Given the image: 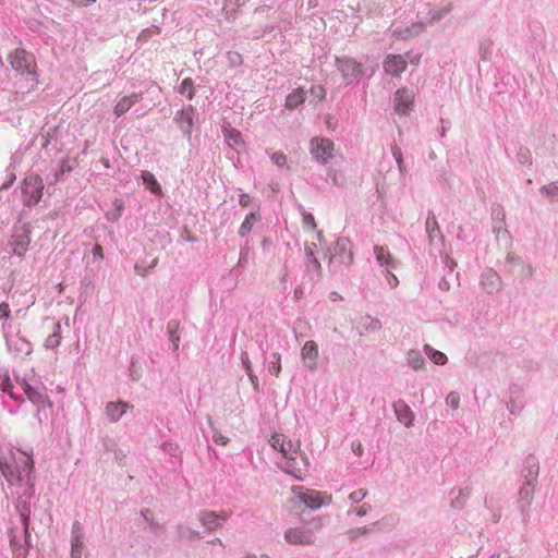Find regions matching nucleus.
Here are the masks:
<instances>
[{
    "instance_id": "f257e3e1",
    "label": "nucleus",
    "mask_w": 558,
    "mask_h": 558,
    "mask_svg": "<svg viewBox=\"0 0 558 558\" xmlns=\"http://www.w3.org/2000/svg\"><path fill=\"white\" fill-rule=\"evenodd\" d=\"M0 472L12 490L34 487L36 476L33 448H17L10 450L7 456H0Z\"/></svg>"
},
{
    "instance_id": "f03ea898",
    "label": "nucleus",
    "mask_w": 558,
    "mask_h": 558,
    "mask_svg": "<svg viewBox=\"0 0 558 558\" xmlns=\"http://www.w3.org/2000/svg\"><path fill=\"white\" fill-rule=\"evenodd\" d=\"M15 384L23 390L25 397L36 407L34 414L37 422L41 425L47 422L52 409V402L47 393L46 386L37 378H27L14 374Z\"/></svg>"
},
{
    "instance_id": "7ed1b4c3",
    "label": "nucleus",
    "mask_w": 558,
    "mask_h": 558,
    "mask_svg": "<svg viewBox=\"0 0 558 558\" xmlns=\"http://www.w3.org/2000/svg\"><path fill=\"white\" fill-rule=\"evenodd\" d=\"M335 65L347 86H356L360 84L367 71L362 62L348 56L336 57Z\"/></svg>"
},
{
    "instance_id": "20e7f679",
    "label": "nucleus",
    "mask_w": 558,
    "mask_h": 558,
    "mask_svg": "<svg viewBox=\"0 0 558 558\" xmlns=\"http://www.w3.org/2000/svg\"><path fill=\"white\" fill-rule=\"evenodd\" d=\"M44 181L41 177L37 173L27 174L21 184L22 198L24 206L32 208L37 205L44 191Z\"/></svg>"
},
{
    "instance_id": "39448f33",
    "label": "nucleus",
    "mask_w": 558,
    "mask_h": 558,
    "mask_svg": "<svg viewBox=\"0 0 558 558\" xmlns=\"http://www.w3.org/2000/svg\"><path fill=\"white\" fill-rule=\"evenodd\" d=\"M12 495L16 496L15 508L20 514L21 523L23 525L24 535L26 538H31L29 533V521L32 514V498L35 494V486L24 489H15L11 492Z\"/></svg>"
},
{
    "instance_id": "423d86ee",
    "label": "nucleus",
    "mask_w": 558,
    "mask_h": 558,
    "mask_svg": "<svg viewBox=\"0 0 558 558\" xmlns=\"http://www.w3.org/2000/svg\"><path fill=\"white\" fill-rule=\"evenodd\" d=\"M32 227L28 222H22L21 217L15 222L9 245L16 256H24L31 243Z\"/></svg>"
},
{
    "instance_id": "0eeeda50",
    "label": "nucleus",
    "mask_w": 558,
    "mask_h": 558,
    "mask_svg": "<svg viewBox=\"0 0 558 558\" xmlns=\"http://www.w3.org/2000/svg\"><path fill=\"white\" fill-rule=\"evenodd\" d=\"M353 260L350 241L347 238H339L336 241L333 251L329 258V269L331 272L340 270L341 266L348 267Z\"/></svg>"
},
{
    "instance_id": "6e6552de",
    "label": "nucleus",
    "mask_w": 558,
    "mask_h": 558,
    "mask_svg": "<svg viewBox=\"0 0 558 558\" xmlns=\"http://www.w3.org/2000/svg\"><path fill=\"white\" fill-rule=\"evenodd\" d=\"M310 153L318 163L327 165L335 156V144L327 137H313L310 141Z\"/></svg>"
},
{
    "instance_id": "1a4fd4ad",
    "label": "nucleus",
    "mask_w": 558,
    "mask_h": 558,
    "mask_svg": "<svg viewBox=\"0 0 558 558\" xmlns=\"http://www.w3.org/2000/svg\"><path fill=\"white\" fill-rule=\"evenodd\" d=\"M198 120V112L192 105L185 106L178 110L173 121L181 130L182 134L189 142L192 140V129Z\"/></svg>"
},
{
    "instance_id": "9d476101",
    "label": "nucleus",
    "mask_w": 558,
    "mask_h": 558,
    "mask_svg": "<svg viewBox=\"0 0 558 558\" xmlns=\"http://www.w3.org/2000/svg\"><path fill=\"white\" fill-rule=\"evenodd\" d=\"M535 486L522 483L518 492L517 508L520 512L522 523L526 526L531 519V506L534 499Z\"/></svg>"
},
{
    "instance_id": "9b49d317",
    "label": "nucleus",
    "mask_w": 558,
    "mask_h": 558,
    "mask_svg": "<svg viewBox=\"0 0 558 558\" xmlns=\"http://www.w3.org/2000/svg\"><path fill=\"white\" fill-rule=\"evenodd\" d=\"M9 61L13 70L21 74H35V62L32 53L17 48L9 54Z\"/></svg>"
},
{
    "instance_id": "f8f14e48",
    "label": "nucleus",
    "mask_w": 558,
    "mask_h": 558,
    "mask_svg": "<svg viewBox=\"0 0 558 558\" xmlns=\"http://www.w3.org/2000/svg\"><path fill=\"white\" fill-rule=\"evenodd\" d=\"M283 537L291 545L302 546L313 545L316 539L314 530L307 525L290 527L284 532Z\"/></svg>"
},
{
    "instance_id": "ddd939ff",
    "label": "nucleus",
    "mask_w": 558,
    "mask_h": 558,
    "mask_svg": "<svg viewBox=\"0 0 558 558\" xmlns=\"http://www.w3.org/2000/svg\"><path fill=\"white\" fill-rule=\"evenodd\" d=\"M85 546L84 526L80 521H74L71 530V558H88Z\"/></svg>"
},
{
    "instance_id": "4468645a",
    "label": "nucleus",
    "mask_w": 558,
    "mask_h": 558,
    "mask_svg": "<svg viewBox=\"0 0 558 558\" xmlns=\"http://www.w3.org/2000/svg\"><path fill=\"white\" fill-rule=\"evenodd\" d=\"M283 458L284 461L281 464V469L286 473L301 480L307 466L306 458L299 453L296 449L291 450L287 456H283Z\"/></svg>"
},
{
    "instance_id": "2eb2a0df",
    "label": "nucleus",
    "mask_w": 558,
    "mask_h": 558,
    "mask_svg": "<svg viewBox=\"0 0 558 558\" xmlns=\"http://www.w3.org/2000/svg\"><path fill=\"white\" fill-rule=\"evenodd\" d=\"M316 247L315 243L311 245H305V274L311 284L314 287L320 279L322 276V266L318 259L315 256L314 248Z\"/></svg>"
},
{
    "instance_id": "dca6fc26",
    "label": "nucleus",
    "mask_w": 558,
    "mask_h": 558,
    "mask_svg": "<svg viewBox=\"0 0 558 558\" xmlns=\"http://www.w3.org/2000/svg\"><path fill=\"white\" fill-rule=\"evenodd\" d=\"M425 230L427 233L428 242L432 246L441 247L444 245V235L440 231L434 213L428 211L427 219L425 221Z\"/></svg>"
},
{
    "instance_id": "f3484780",
    "label": "nucleus",
    "mask_w": 558,
    "mask_h": 558,
    "mask_svg": "<svg viewBox=\"0 0 558 558\" xmlns=\"http://www.w3.org/2000/svg\"><path fill=\"white\" fill-rule=\"evenodd\" d=\"M480 283L488 294L498 293L502 288L500 276L492 268H487L482 272Z\"/></svg>"
},
{
    "instance_id": "a211bd4d",
    "label": "nucleus",
    "mask_w": 558,
    "mask_h": 558,
    "mask_svg": "<svg viewBox=\"0 0 558 558\" xmlns=\"http://www.w3.org/2000/svg\"><path fill=\"white\" fill-rule=\"evenodd\" d=\"M298 498L304 504L307 508L315 510L319 509L323 505H328L331 501V496L328 497V500L325 502L320 497V493L314 489H305L303 487H298Z\"/></svg>"
},
{
    "instance_id": "6ab92c4d",
    "label": "nucleus",
    "mask_w": 558,
    "mask_h": 558,
    "mask_svg": "<svg viewBox=\"0 0 558 558\" xmlns=\"http://www.w3.org/2000/svg\"><path fill=\"white\" fill-rule=\"evenodd\" d=\"M539 474V463L537 458L534 454H529L523 463L521 470V476L523 477V483H529L530 485H534L537 482V477Z\"/></svg>"
},
{
    "instance_id": "aec40b11",
    "label": "nucleus",
    "mask_w": 558,
    "mask_h": 558,
    "mask_svg": "<svg viewBox=\"0 0 558 558\" xmlns=\"http://www.w3.org/2000/svg\"><path fill=\"white\" fill-rule=\"evenodd\" d=\"M413 98L412 90L408 88L398 89L393 96L395 110L401 114L408 113L412 108Z\"/></svg>"
},
{
    "instance_id": "412c9836",
    "label": "nucleus",
    "mask_w": 558,
    "mask_h": 558,
    "mask_svg": "<svg viewBox=\"0 0 558 558\" xmlns=\"http://www.w3.org/2000/svg\"><path fill=\"white\" fill-rule=\"evenodd\" d=\"M0 390L17 402L19 405L25 402L23 395L15 390V384L13 383L8 369L0 372Z\"/></svg>"
},
{
    "instance_id": "4be33fe9",
    "label": "nucleus",
    "mask_w": 558,
    "mask_h": 558,
    "mask_svg": "<svg viewBox=\"0 0 558 558\" xmlns=\"http://www.w3.org/2000/svg\"><path fill=\"white\" fill-rule=\"evenodd\" d=\"M131 408L133 405L125 401H110L105 407V414L110 423H117L126 410Z\"/></svg>"
},
{
    "instance_id": "5701e85b",
    "label": "nucleus",
    "mask_w": 558,
    "mask_h": 558,
    "mask_svg": "<svg viewBox=\"0 0 558 558\" xmlns=\"http://www.w3.org/2000/svg\"><path fill=\"white\" fill-rule=\"evenodd\" d=\"M301 356L304 361L305 367L310 371H315L317 367L318 345L315 341H306L301 349Z\"/></svg>"
},
{
    "instance_id": "b1692460",
    "label": "nucleus",
    "mask_w": 558,
    "mask_h": 558,
    "mask_svg": "<svg viewBox=\"0 0 558 558\" xmlns=\"http://www.w3.org/2000/svg\"><path fill=\"white\" fill-rule=\"evenodd\" d=\"M407 69V61L400 54H388L384 61V70L392 76H400Z\"/></svg>"
},
{
    "instance_id": "393cba45",
    "label": "nucleus",
    "mask_w": 558,
    "mask_h": 558,
    "mask_svg": "<svg viewBox=\"0 0 558 558\" xmlns=\"http://www.w3.org/2000/svg\"><path fill=\"white\" fill-rule=\"evenodd\" d=\"M523 390L520 386L510 387V399L507 402V409L511 415H519L524 409Z\"/></svg>"
},
{
    "instance_id": "a878e982",
    "label": "nucleus",
    "mask_w": 558,
    "mask_h": 558,
    "mask_svg": "<svg viewBox=\"0 0 558 558\" xmlns=\"http://www.w3.org/2000/svg\"><path fill=\"white\" fill-rule=\"evenodd\" d=\"M227 514H217L214 511H202L198 514V519L202 525L207 531H214L222 525V523L227 520Z\"/></svg>"
},
{
    "instance_id": "bb28decb",
    "label": "nucleus",
    "mask_w": 558,
    "mask_h": 558,
    "mask_svg": "<svg viewBox=\"0 0 558 558\" xmlns=\"http://www.w3.org/2000/svg\"><path fill=\"white\" fill-rule=\"evenodd\" d=\"M393 410L397 420L405 427H410L414 422V413L411 408L403 401L398 400L393 403Z\"/></svg>"
},
{
    "instance_id": "cd10ccee",
    "label": "nucleus",
    "mask_w": 558,
    "mask_h": 558,
    "mask_svg": "<svg viewBox=\"0 0 558 558\" xmlns=\"http://www.w3.org/2000/svg\"><path fill=\"white\" fill-rule=\"evenodd\" d=\"M384 521H385V519L378 520L368 525L352 527L345 532L347 538L351 543L356 542L362 536L367 535L368 533H371L375 530H380L384 526Z\"/></svg>"
},
{
    "instance_id": "c85d7f7f",
    "label": "nucleus",
    "mask_w": 558,
    "mask_h": 558,
    "mask_svg": "<svg viewBox=\"0 0 558 558\" xmlns=\"http://www.w3.org/2000/svg\"><path fill=\"white\" fill-rule=\"evenodd\" d=\"M142 100V93L123 96L114 106L113 113L119 118L125 114L136 102Z\"/></svg>"
},
{
    "instance_id": "c756f323",
    "label": "nucleus",
    "mask_w": 558,
    "mask_h": 558,
    "mask_svg": "<svg viewBox=\"0 0 558 558\" xmlns=\"http://www.w3.org/2000/svg\"><path fill=\"white\" fill-rule=\"evenodd\" d=\"M8 348L15 351L17 355H28L33 351L32 343L21 336L20 331L12 336V343Z\"/></svg>"
},
{
    "instance_id": "7c9ffc66",
    "label": "nucleus",
    "mask_w": 558,
    "mask_h": 558,
    "mask_svg": "<svg viewBox=\"0 0 558 558\" xmlns=\"http://www.w3.org/2000/svg\"><path fill=\"white\" fill-rule=\"evenodd\" d=\"M374 254L376 257V262L380 267L395 268L396 263L389 253V251L380 245L374 246Z\"/></svg>"
},
{
    "instance_id": "2f4dec72",
    "label": "nucleus",
    "mask_w": 558,
    "mask_h": 558,
    "mask_svg": "<svg viewBox=\"0 0 558 558\" xmlns=\"http://www.w3.org/2000/svg\"><path fill=\"white\" fill-rule=\"evenodd\" d=\"M179 329H180V322L179 320L171 319V320L168 322V324H167V332H168L169 341L172 344V351L173 352H177L179 350V344H180Z\"/></svg>"
},
{
    "instance_id": "473e14b6",
    "label": "nucleus",
    "mask_w": 558,
    "mask_h": 558,
    "mask_svg": "<svg viewBox=\"0 0 558 558\" xmlns=\"http://www.w3.org/2000/svg\"><path fill=\"white\" fill-rule=\"evenodd\" d=\"M141 178L145 186L157 196L162 195V189L156 177L149 171H142Z\"/></svg>"
},
{
    "instance_id": "72a5a7b5",
    "label": "nucleus",
    "mask_w": 558,
    "mask_h": 558,
    "mask_svg": "<svg viewBox=\"0 0 558 558\" xmlns=\"http://www.w3.org/2000/svg\"><path fill=\"white\" fill-rule=\"evenodd\" d=\"M305 101V90L296 88L286 97L284 107L293 110Z\"/></svg>"
},
{
    "instance_id": "f704fd0d",
    "label": "nucleus",
    "mask_w": 558,
    "mask_h": 558,
    "mask_svg": "<svg viewBox=\"0 0 558 558\" xmlns=\"http://www.w3.org/2000/svg\"><path fill=\"white\" fill-rule=\"evenodd\" d=\"M24 537L26 536L24 535ZM29 539L31 538H25V545H22L14 536L12 537L11 546L13 549V558H27L31 547Z\"/></svg>"
},
{
    "instance_id": "c9c22d12",
    "label": "nucleus",
    "mask_w": 558,
    "mask_h": 558,
    "mask_svg": "<svg viewBox=\"0 0 558 558\" xmlns=\"http://www.w3.org/2000/svg\"><path fill=\"white\" fill-rule=\"evenodd\" d=\"M452 10L451 2H448L446 5L441 8H433L428 11V22L437 23L441 21L449 12Z\"/></svg>"
},
{
    "instance_id": "e433bc0d",
    "label": "nucleus",
    "mask_w": 558,
    "mask_h": 558,
    "mask_svg": "<svg viewBox=\"0 0 558 558\" xmlns=\"http://www.w3.org/2000/svg\"><path fill=\"white\" fill-rule=\"evenodd\" d=\"M61 324L60 323H56L53 325V331L51 335H49L47 337V339L45 340V347L47 349H56L60 345V342H61Z\"/></svg>"
},
{
    "instance_id": "4c0bfd02",
    "label": "nucleus",
    "mask_w": 558,
    "mask_h": 558,
    "mask_svg": "<svg viewBox=\"0 0 558 558\" xmlns=\"http://www.w3.org/2000/svg\"><path fill=\"white\" fill-rule=\"evenodd\" d=\"M267 367L269 374L278 377L281 372V355L278 352H272L267 359Z\"/></svg>"
},
{
    "instance_id": "58836bf2",
    "label": "nucleus",
    "mask_w": 558,
    "mask_h": 558,
    "mask_svg": "<svg viewBox=\"0 0 558 558\" xmlns=\"http://www.w3.org/2000/svg\"><path fill=\"white\" fill-rule=\"evenodd\" d=\"M124 210V202L120 198L113 201V209L106 213V218L110 222H117Z\"/></svg>"
},
{
    "instance_id": "ea45409f",
    "label": "nucleus",
    "mask_w": 558,
    "mask_h": 558,
    "mask_svg": "<svg viewBox=\"0 0 558 558\" xmlns=\"http://www.w3.org/2000/svg\"><path fill=\"white\" fill-rule=\"evenodd\" d=\"M259 219V214L258 213H250L246 215L244 221L241 223L240 228H239V235L244 238L251 231H252V228H253V221L255 220H258Z\"/></svg>"
},
{
    "instance_id": "a19ab883",
    "label": "nucleus",
    "mask_w": 558,
    "mask_h": 558,
    "mask_svg": "<svg viewBox=\"0 0 558 558\" xmlns=\"http://www.w3.org/2000/svg\"><path fill=\"white\" fill-rule=\"evenodd\" d=\"M424 352L425 354L437 365H444L447 363L448 359L447 355L434 348H432L429 344L424 345Z\"/></svg>"
},
{
    "instance_id": "79ce46f5",
    "label": "nucleus",
    "mask_w": 558,
    "mask_h": 558,
    "mask_svg": "<svg viewBox=\"0 0 558 558\" xmlns=\"http://www.w3.org/2000/svg\"><path fill=\"white\" fill-rule=\"evenodd\" d=\"M223 133L227 144L233 148L244 143L241 132L235 129L225 130Z\"/></svg>"
},
{
    "instance_id": "37998d69",
    "label": "nucleus",
    "mask_w": 558,
    "mask_h": 558,
    "mask_svg": "<svg viewBox=\"0 0 558 558\" xmlns=\"http://www.w3.org/2000/svg\"><path fill=\"white\" fill-rule=\"evenodd\" d=\"M407 362L409 366L413 369L417 371L422 368L425 364V360L417 350H410L407 354Z\"/></svg>"
},
{
    "instance_id": "c03bdc74",
    "label": "nucleus",
    "mask_w": 558,
    "mask_h": 558,
    "mask_svg": "<svg viewBox=\"0 0 558 558\" xmlns=\"http://www.w3.org/2000/svg\"><path fill=\"white\" fill-rule=\"evenodd\" d=\"M371 511H372V506L368 502H364L361 505L351 506L347 510L345 514L348 518H350L351 515H356L359 518H362V517L367 515Z\"/></svg>"
},
{
    "instance_id": "a18cd8bd",
    "label": "nucleus",
    "mask_w": 558,
    "mask_h": 558,
    "mask_svg": "<svg viewBox=\"0 0 558 558\" xmlns=\"http://www.w3.org/2000/svg\"><path fill=\"white\" fill-rule=\"evenodd\" d=\"M178 92L182 95H185L187 99L192 100L195 96L193 80L190 77L184 78L181 82Z\"/></svg>"
},
{
    "instance_id": "49530a36",
    "label": "nucleus",
    "mask_w": 558,
    "mask_h": 558,
    "mask_svg": "<svg viewBox=\"0 0 558 558\" xmlns=\"http://www.w3.org/2000/svg\"><path fill=\"white\" fill-rule=\"evenodd\" d=\"M271 446L274 447V449L279 450L283 456H287L291 450L294 449L291 441L286 444L284 440L279 436L272 437Z\"/></svg>"
},
{
    "instance_id": "de8ad7c7",
    "label": "nucleus",
    "mask_w": 558,
    "mask_h": 558,
    "mask_svg": "<svg viewBox=\"0 0 558 558\" xmlns=\"http://www.w3.org/2000/svg\"><path fill=\"white\" fill-rule=\"evenodd\" d=\"M541 194L550 198V201H558V181L550 182L539 189Z\"/></svg>"
},
{
    "instance_id": "09e8293b",
    "label": "nucleus",
    "mask_w": 558,
    "mask_h": 558,
    "mask_svg": "<svg viewBox=\"0 0 558 558\" xmlns=\"http://www.w3.org/2000/svg\"><path fill=\"white\" fill-rule=\"evenodd\" d=\"M361 325L366 331L374 332L381 328V323L378 318L371 317L368 315L362 317Z\"/></svg>"
},
{
    "instance_id": "8fccbe9b",
    "label": "nucleus",
    "mask_w": 558,
    "mask_h": 558,
    "mask_svg": "<svg viewBox=\"0 0 558 558\" xmlns=\"http://www.w3.org/2000/svg\"><path fill=\"white\" fill-rule=\"evenodd\" d=\"M250 257H251V248L246 244L243 247H241L240 254H239V260L233 270L238 271L239 269H244L248 264Z\"/></svg>"
},
{
    "instance_id": "3c124183",
    "label": "nucleus",
    "mask_w": 558,
    "mask_h": 558,
    "mask_svg": "<svg viewBox=\"0 0 558 558\" xmlns=\"http://www.w3.org/2000/svg\"><path fill=\"white\" fill-rule=\"evenodd\" d=\"M391 154L397 162L400 174H404L407 172V168L403 162V154L397 144L391 145Z\"/></svg>"
},
{
    "instance_id": "603ef678",
    "label": "nucleus",
    "mask_w": 558,
    "mask_h": 558,
    "mask_svg": "<svg viewBox=\"0 0 558 558\" xmlns=\"http://www.w3.org/2000/svg\"><path fill=\"white\" fill-rule=\"evenodd\" d=\"M368 495V492L364 488H359L349 494L348 499L352 506L360 505Z\"/></svg>"
},
{
    "instance_id": "864d4df0",
    "label": "nucleus",
    "mask_w": 558,
    "mask_h": 558,
    "mask_svg": "<svg viewBox=\"0 0 558 558\" xmlns=\"http://www.w3.org/2000/svg\"><path fill=\"white\" fill-rule=\"evenodd\" d=\"M517 160L520 165H531L532 163V154L527 147L521 146L517 153Z\"/></svg>"
},
{
    "instance_id": "5fc2aeb1",
    "label": "nucleus",
    "mask_w": 558,
    "mask_h": 558,
    "mask_svg": "<svg viewBox=\"0 0 558 558\" xmlns=\"http://www.w3.org/2000/svg\"><path fill=\"white\" fill-rule=\"evenodd\" d=\"M471 490L469 487L459 488L458 496L452 499L451 506L454 508H461L464 504V500L469 497Z\"/></svg>"
},
{
    "instance_id": "6e6d98bb",
    "label": "nucleus",
    "mask_w": 558,
    "mask_h": 558,
    "mask_svg": "<svg viewBox=\"0 0 558 558\" xmlns=\"http://www.w3.org/2000/svg\"><path fill=\"white\" fill-rule=\"evenodd\" d=\"M270 160L279 168L286 167L288 162L287 155L282 151H274L269 154Z\"/></svg>"
},
{
    "instance_id": "4d7b16f0",
    "label": "nucleus",
    "mask_w": 558,
    "mask_h": 558,
    "mask_svg": "<svg viewBox=\"0 0 558 558\" xmlns=\"http://www.w3.org/2000/svg\"><path fill=\"white\" fill-rule=\"evenodd\" d=\"M71 171H72V167L69 166L65 160H62L60 162L59 169L53 174L54 181L60 180L61 178H63L65 174L70 173Z\"/></svg>"
},
{
    "instance_id": "13d9d810",
    "label": "nucleus",
    "mask_w": 558,
    "mask_h": 558,
    "mask_svg": "<svg viewBox=\"0 0 558 558\" xmlns=\"http://www.w3.org/2000/svg\"><path fill=\"white\" fill-rule=\"evenodd\" d=\"M446 403L451 409L457 410L460 405V396L456 391H451L446 397Z\"/></svg>"
},
{
    "instance_id": "bf43d9fd",
    "label": "nucleus",
    "mask_w": 558,
    "mask_h": 558,
    "mask_svg": "<svg viewBox=\"0 0 558 558\" xmlns=\"http://www.w3.org/2000/svg\"><path fill=\"white\" fill-rule=\"evenodd\" d=\"M480 57L482 60H487L492 54V45L488 40L482 41L480 44Z\"/></svg>"
},
{
    "instance_id": "052dcab7",
    "label": "nucleus",
    "mask_w": 558,
    "mask_h": 558,
    "mask_svg": "<svg viewBox=\"0 0 558 558\" xmlns=\"http://www.w3.org/2000/svg\"><path fill=\"white\" fill-rule=\"evenodd\" d=\"M179 536L182 538L195 539L199 536L197 531L191 530L190 527L180 526Z\"/></svg>"
},
{
    "instance_id": "680f3d73",
    "label": "nucleus",
    "mask_w": 558,
    "mask_h": 558,
    "mask_svg": "<svg viewBox=\"0 0 558 558\" xmlns=\"http://www.w3.org/2000/svg\"><path fill=\"white\" fill-rule=\"evenodd\" d=\"M211 427L213 430V441L220 446H226L229 442V438L222 435L217 428Z\"/></svg>"
},
{
    "instance_id": "e2e57ef3",
    "label": "nucleus",
    "mask_w": 558,
    "mask_h": 558,
    "mask_svg": "<svg viewBox=\"0 0 558 558\" xmlns=\"http://www.w3.org/2000/svg\"><path fill=\"white\" fill-rule=\"evenodd\" d=\"M2 333L5 338L7 345H11L12 336H14V333L12 332L11 325L8 323V320H3L2 323Z\"/></svg>"
},
{
    "instance_id": "0e129e2a",
    "label": "nucleus",
    "mask_w": 558,
    "mask_h": 558,
    "mask_svg": "<svg viewBox=\"0 0 558 558\" xmlns=\"http://www.w3.org/2000/svg\"><path fill=\"white\" fill-rule=\"evenodd\" d=\"M408 27H409L410 32L412 33L413 37H416L424 32L425 24L423 22H415V23H412Z\"/></svg>"
},
{
    "instance_id": "69168bd1",
    "label": "nucleus",
    "mask_w": 558,
    "mask_h": 558,
    "mask_svg": "<svg viewBox=\"0 0 558 558\" xmlns=\"http://www.w3.org/2000/svg\"><path fill=\"white\" fill-rule=\"evenodd\" d=\"M11 318V310L7 302L0 303V320H9Z\"/></svg>"
},
{
    "instance_id": "338daca9",
    "label": "nucleus",
    "mask_w": 558,
    "mask_h": 558,
    "mask_svg": "<svg viewBox=\"0 0 558 558\" xmlns=\"http://www.w3.org/2000/svg\"><path fill=\"white\" fill-rule=\"evenodd\" d=\"M16 180L15 173L11 170V168H7V180L2 184V189H5L7 191L12 186L14 181Z\"/></svg>"
},
{
    "instance_id": "774afa93",
    "label": "nucleus",
    "mask_w": 558,
    "mask_h": 558,
    "mask_svg": "<svg viewBox=\"0 0 558 558\" xmlns=\"http://www.w3.org/2000/svg\"><path fill=\"white\" fill-rule=\"evenodd\" d=\"M395 35L400 38V39H403V40H408L410 38H413V35L412 33L410 32L409 27H404V28H398L395 31Z\"/></svg>"
}]
</instances>
